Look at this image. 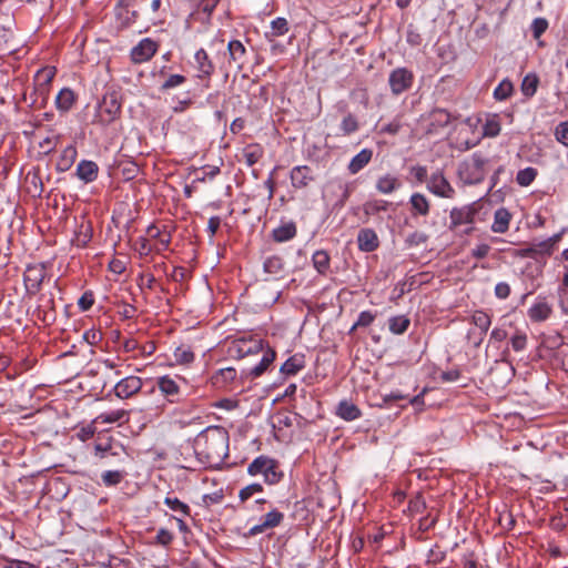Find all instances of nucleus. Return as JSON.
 Here are the masks:
<instances>
[{
    "instance_id": "26",
    "label": "nucleus",
    "mask_w": 568,
    "mask_h": 568,
    "mask_svg": "<svg viewBox=\"0 0 568 568\" xmlns=\"http://www.w3.org/2000/svg\"><path fill=\"white\" fill-rule=\"evenodd\" d=\"M291 30L290 22L284 17H277L270 23V30L265 31L264 38L266 41H273L278 37H283Z\"/></svg>"
},
{
    "instance_id": "9",
    "label": "nucleus",
    "mask_w": 568,
    "mask_h": 568,
    "mask_svg": "<svg viewBox=\"0 0 568 568\" xmlns=\"http://www.w3.org/2000/svg\"><path fill=\"white\" fill-rule=\"evenodd\" d=\"M47 276L48 272L44 263L28 265L23 273V282L27 293L31 295L37 294Z\"/></svg>"
},
{
    "instance_id": "39",
    "label": "nucleus",
    "mask_w": 568,
    "mask_h": 568,
    "mask_svg": "<svg viewBox=\"0 0 568 568\" xmlns=\"http://www.w3.org/2000/svg\"><path fill=\"white\" fill-rule=\"evenodd\" d=\"M237 372L234 367H225L219 369L212 377L213 384L220 387L226 386L227 384L235 381Z\"/></svg>"
},
{
    "instance_id": "35",
    "label": "nucleus",
    "mask_w": 568,
    "mask_h": 568,
    "mask_svg": "<svg viewBox=\"0 0 568 568\" xmlns=\"http://www.w3.org/2000/svg\"><path fill=\"white\" fill-rule=\"evenodd\" d=\"M275 357H276L275 351L268 347L264 352L260 363L251 368L250 375L253 378L260 377L262 374H264L267 371V368L274 362Z\"/></svg>"
},
{
    "instance_id": "51",
    "label": "nucleus",
    "mask_w": 568,
    "mask_h": 568,
    "mask_svg": "<svg viewBox=\"0 0 568 568\" xmlns=\"http://www.w3.org/2000/svg\"><path fill=\"white\" fill-rule=\"evenodd\" d=\"M339 129L343 135H349L358 130L357 119L353 114H347L341 122Z\"/></svg>"
},
{
    "instance_id": "30",
    "label": "nucleus",
    "mask_w": 568,
    "mask_h": 568,
    "mask_svg": "<svg viewBox=\"0 0 568 568\" xmlns=\"http://www.w3.org/2000/svg\"><path fill=\"white\" fill-rule=\"evenodd\" d=\"M410 212L413 216H426L430 211V203L423 193H413L409 197Z\"/></svg>"
},
{
    "instance_id": "18",
    "label": "nucleus",
    "mask_w": 568,
    "mask_h": 568,
    "mask_svg": "<svg viewBox=\"0 0 568 568\" xmlns=\"http://www.w3.org/2000/svg\"><path fill=\"white\" fill-rule=\"evenodd\" d=\"M146 233L151 239L156 240V244L154 245V251L156 253H161L169 248L172 235L165 226L160 229L155 224H151L148 226Z\"/></svg>"
},
{
    "instance_id": "20",
    "label": "nucleus",
    "mask_w": 568,
    "mask_h": 568,
    "mask_svg": "<svg viewBox=\"0 0 568 568\" xmlns=\"http://www.w3.org/2000/svg\"><path fill=\"white\" fill-rule=\"evenodd\" d=\"M197 78L210 79L214 73V64L204 49H199L194 54Z\"/></svg>"
},
{
    "instance_id": "28",
    "label": "nucleus",
    "mask_w": 568,
    "mask_h": 568,
    "mask_svg": "<svg viewBox=\"0 0 568 568\" xmlns=\"http://www.w3.org/2000/svg\"><path fill=\"white\" fill-rule=\"evenodd\" d=\"M77 156H78V151H77L75 145L70 144V145L65 146L57 160L55 170L58 172L69 171L72 168V165L74 164Z\"/></svg>"
},
{
    "instance_id": "2",
    "label": "nucleus",
    "mask_w": 568,
    "mask_h": 568,
    "mask_svg": "<svg viewBox=\"0 0 568 568\" xmlns=\"http://www.w3.org/2000/svg\"><path fill=\"white\" fill-rule=\"evenodd\" d=\"M497 135V121L495 116L481 123L479 116H468L457 125L456 144L458 148L469 150L476 146L483 136Z\"/></svg>"
},
{
    "instance_id": "62",
    "label": "nucleus",
    "mask_w": 568,
    "mask_h": 568,
    "mask_svg": "<svg viewBox=\"0 0 568 568\" xmlns=\"http://www.w3.org/2000/svg\"><path fill=\"white\" fill-rule=\"evenodd\" d=\"M402 129V121L399 118L394 119L392 122L382 126L381 132L389 135L397 134Z\"/></svg>"
},
{
    "instance_id": "63",
    "label": "nucleus",
    "mask_w": 568,
    "mask_h": 568,
    "mask_svg": "<svg viewBox=\"0 0 568 568\" xmlns=\"http://www.w3.org/2000/svg\"><path fill=\"white\" fill-rule=\"evenodd\" d=\"M58 139V136H47L39 143V146L43 150L44 154H49L54 151Z\"/></svg>"
},
{
    "instance_id": "12",
    "label": "nucleus",
    "mask_w": 568,
    "mask_h": 568,
    "mask_svg": "<svg viewBox=\"0 0 568 568\" xmlns=\"http://www.w3.org/2000/svg\"><path fill=\"white\" fill-rule=\"evenodd\" d=\"M426 187L430 193L438 197L453 199L455 195L454 187L445 178L442 170H437L436 172L432 173L427 181Z\"/></svg>"
},
{
    "instance_id": "44",
    "label": "nucleus",
    "mask_w": 568,
    "mask_h": 568,
    "mask_svg": "<svg viewBox=\"0 0 568 568\" xmlns=\"http://www.w3.org/2000/svg\"><path fill=\"white\" fill-rule=\"evenodd\" d=\"M126 476L125 470H105L101 475L102 484L105 487L118 486Z\"/></svg>"
},
{
    "instance_id": "23",
    "label": "nucleus",
    "mask_w": 568,
    "mask_h": 568,
    "mask_svg": "<svg viewBox=\"0 0 568 568\" xmlns=\"http://www.w3.org/2000/svg\"><path fill=\"white\" fill-rule=\"evenodd\" d=\"M359 251L371 253L379 246V240L373 229H362L357 234Z\"/></svg>"
},
{
    "instance_id": "56",
    "label": "nucleus",
    "mask_w": 568,
    "mask_h": 568,
    "mask_svg": "<svg viewBox=\"0 0 568 568\" xmlns=\"http://www.w3.org/2000/svg\"><path fill=\"white\" fill-rule=\"evenodd\" d=\"M531 32L534 39H539L548 29V21L545 18H536L531 22Z\"/></svg>"
},
{
    "instance_id": "32",
    "label": "nucleus",
    "mask_w": 568,
    "mask_h": 568,
    "mask_svg": "<svg viewBox=\"0 0 568 568\" xmlns=\"http://www.w3.org/2000/svg\"><path fill=\"white\" fill-rule=\"evenodd\" d=\"M373 151L371 149L361 150L348 163V171L351 174H356L363 170L372 160Z\"/></svg>"
},
{
    "instance_id": "4",
    "label": "nucleus",
    "mask_w": 568,
    "mask_h": 568,
    "mask_svg": "<svg viewBox=\"0 0 568 568\" xmlns=\"http://www.w3.org/2000/svg\"><path fill=\"white\" fill-rule=\"evenodd\" d=\"M486 159L475 153L468 160L459 163L457 174L464 184H477L485 178Z\"/></svg>"
},
{
    "instance_id": "55",
    "label": "nucleus",
    "mask_w": 568,
    "mask_h": 568,
    "mask_svg": "<svg viewBox=\"0 0 568 568\" xmlns=\"http://www.w3.org/2000/svg\"><path fill=\"white\" fill-rule=\"evenodd\" d=\"M446 558V551L442 550L437 545L429 549L427 554L428 565H439Z\"/></svg>"
},
{
    "instance_id": "42",
    "label": "nucleus",
    "mask_w": 568,
    "mask_h": 568,
    "mask_svg": "<svg viewBox=\"0 0 568 568\" xmlns=\"http://www.w3.org/2000/svg\"><path fill=\"white\" fill-rule=\"evenodd\" d=\"M173 357L179 365H189L194 362L195 355L190 346L181 345L174 349Z\"/></svg>"
},
{
    "instance_id": "46",
    "label": "nucleus",
    "mask_w": 568,
    "mask_h": 568,
    "mask_svg": "<svg viewBox=\"0 0 568 568\" xmlns=\"http://www.w3.org/2000/svg\"><path fill=\"white\" fill-rule=\"evenodd\" d=\"M164 504L175 513H179L180 515L187 517L191 515V508L187 504L181 501L179 498L173 496H166L164 498Z\"/></svg>"
},
{
    "instance_id": "29",
    "label": "nucleus",
    "mask_w": 568,
    "mask_h": 568,
    "mask_svg": "<svg viewBox=\"0 0 568 568\" xmlns=\"http://www.w3.org/2000/svg\"><path fill=\"white\" fill-rule=\"evenodd\" d=\"M130 420V412L125 409H115L111 412H105L99 414L94 419L93 423L99 424H123L128 423Z\"/></svg>"
},
{
    "instance_id": "41",
    "label": "nucleus",
    "mask_w": 568,
    "mask_h": 568,
    "mask_svg": "<svg viewBox=\"0 0 568 568\" xmlns=\"http://www.w3.org/2000/svg\"><path fill=\"white\" fill-rule=\"evenodd\" d=\"M410 325V320L406 315L392 316L388 320V327L393 334H404Z\"/></svg>"
},
{
    "instance_id": "6",
    "label": "nucleus",
    "mask_w": 568,
    "mask_h": 568,
    "mask_svg": "<svg viewBox=\"0 0 568 568\" xmlns=\"http://www.w3.org/2000/svg\"><path fill=\"white\" fill-rule=\"evenodd\" d=\"M145 0H120L116 6V20L121 28H131L139 19Z\"/></svg>"
},
{
    "instance_id": "13",
    "label": "nucleus",
    "mask_w": 568,
    "mask_h": 568,
    "mask_svg": "<svg viewBox=\"0 0 568 568\" xmlns=\"http://www.w3.org/2000/svg\"><path fill=\"white\" fill-rule=\"evenodd\" d=\"M143 387V381L135 375L122 377L113 387V394L120 399H128L138 394Z\"/></svg>"
},
{
    "instance_id": "3",
    "label": "nucleus",
    "mask_w": 568,
    "mask_h": 568,
    "mask_svg": "<svg viewBox=\"0 0 568 568\" xmlns=\"http://www.w3.org/2000/svg\"><path fill=\"white\" fill-rule=\"evenodd\" d=\"M156 386L162 396L171 404L182 402L192 393L187 379L181 375L160 376L156 378Z\"/></svg>"
},
{
    "instance_id": "5",
    "label": "nucleus",
    "mask_w": 568,
    "mask_h": 568,
    "mask_svg": "<svg viewBox=\"0 0 568 568\" xmlns=\"http://www.w3.org/2000/svg\"><path fill=\"white\" fill-rule=\"evenodd\" d=\"M247 473L251 476L262 475L264 481L268 485L277 484L283 477V473L278 470L277 462L264 455L253 459L247 466Z\"/></svg>"
},
{
    "instance_id": "8",
    "label": "nucleus",
    "mask_w": 568,
    "mask_h": 568,
    "mask_svg": "<svg viewBox=\"0 0 568 568\" xmlns=\"http://www.w3.org/2000/svg\"><path fill=\"white\" fill-rule=\"evenodd\" d=\"M32 316L44 326H50L55 322L57 311L52 293H43L39 296L38 304Z\"/></svg>"
},
{
    "instance_id": "47",
    "label": "nucleus",
    "mask_w": 568,
    "mask_h": 568,
    "mask_svg": "<svg viewBox=\"0 0 568 568\" xmlns=\"http://www.w3.org/2000/svg\"><path fill=\"white\" fill-rule=\"evenodd\" d=\"M554 248L551 247L550 240H544L539 242H532L527 248L530 255H551Z\"/></svg>"
},
{
    "instance_id": "33",
    "label": "nucleus",
    "mask_w": 568,
    "mask_h": 568,
    "mask_svg": "<svg viewBox=\"0 0 568 568\" xmlns=\"http://www.w3.org/2000/svg\"><path fill=\"white\" fill-rule=\"evenodd\" d=\"M450 113L444 109H435L429 114V129L428 132L433 133L438 128H444L450 122Z\"/></svg>"
},
{
    "instance_id": "48",
    "label": "nucleus",
    "mask_w": 568,
    "mask_h": 568,
    "mask_svg": "<svg viewBox=\"0 0 568 568\" xmlns=\"http://www.w3.org/2000/svg\"><path fill=\"white\" fill-rule=\"evenodd\" d=\"M538 172L535 168L528 166L519 170L516 175V182L520 186H529L536 179Z\"/></svg>"
},
{
    "instance_id": "52",
    "label": "nucleus",
    "mask_w": 568,
    "mask_h": 568,
    "mask_svg": "<svg viewBox=\"0 0 568 568\" xmlns=\"http://www.w3.org/2000/svg\"><path fill=\"white\" fill-rule=\"evenodd\" d=\"M375 317L376 315L371 311L361 312L349 333L354 332L357 327H368L375 321Z\"/></svg>"
},
{
    "instance_id": "58",
    "label": "nucleus",
    "mask_w": 568,
    "mask_h": 568,
    "mask_svg": "<svg viewBox=\"0 0 568 568\" xmlns=\"http://www.w3.org/2000/svg\"><path fill=\"white\" fill-rule=\"evenodd\" d=\"M186 81V78L182 74H171L161 85L162 91H166L176 87L182 85Z\"/></svg>"
},
{
    "instance_id": "1",
    "label": "nucleus",
    "mask_w": 568,
    "mask_h": 568,
    "mask_svg": "<svg viewBox=\"0 0 568 568\" xmlns=\"http://www.w3.org/2000/svg\"><path fill=\"white\" fill-rule=\"evenodd\" d=\"M193 450L205 467H216L229 456V433L221 426H211L196 435Z\"/></svg>"
},
{
    "instance_id": "11",
    "label": "nucleus",
    "mask_w": 568,
    "mask_h": 568,
    "mask_svg": "<svg viewBox=\"0 0 568 568\" xmlns=\"http://www.w3.org/2000/svg\"><path fill=\"white\" fill-rule=\"evenodd\" d=\"M159 43L151 38H144L130 51V59L135 64L150 61L158 52Z\"/></svg>"
},
{
    "instance_id": "50",
    "label": "nucleus",
    "mask_w": 568,
    "mask_h": 568,
    "mask_svg": "<svg viewBox=\"0 0 568 568\" xmlns=\"http://www.w3.org/2000/svg\"><path fill=\"white\" fill-rule=\"evenodd\" d=\"M471 318L474 325L479 329L480 335L487 332L491 321L485 312L476 311Z\"/></svg>"
},
{
    "instance_id": "45",
    "label": "nucleus",
    "mask_w": 568,
    "mask_h": 568,
    "mask_svg": "<svg viewBox=\"0 0 568 568\" xmlns=\"http://www.w3.org/2000/svg\"><path fill=\"white\" fill-rule=\"evenodd\" d=\"M539 84V79L537 74L529 73L527 74L521 82V92L526 98H531L535 95L537 88Z\"/></svg>"
},
{
    "instance_id": "57",
    "label": "nucleus",
    "mask_w": 568,
    "mask_h": 568,
    "mask_svg": "<svg viewBox=\"0 0 568 568\" xmlns=\"http://www.w3.org/2000/svg\"><path fill=\"white\" fill-rule=\"evenodd\" d=\"M556 140L568 148V121L560 122L555 129Z\"/></svg>"
},
{
    "instance_id": "27",
    "label": "nucleus",
    "mask_w": 568,
    "mask_h": 568,
    "mask_svg": "<svg viewBox=\"0 0 568 568\" xmlns=\"http://www.w3.org/2000/svg\"><path fill=\"white\" fill-rule=\"evenodd\" d=\"M402 182L398 176L386 173L379 176L376 181L375 189L381 194H392L393 192L400 189Z\"/></svg>"
},
{
    "instance_id": "59",
    "label": "nucleus",
    "mask_w": 568,
    "mask_h": 568,
    "mask_svg": "<svg viewBox=\"0 0 568 568\" xmlns=\"http://www.w3.org/2000/svg\"><path fill=\"white\" fill-rule=\"evenodd\" d=\"M409 173L417 183H424L428 181V174L426 166L423 165H414L409 169Z\"/></svg>"
},
{
    "instance_id": "16",
    "label": "nucleus",
    "mask_w": 568,
    "mask_h": 568,
    "mask_svg": "<svg viewBox=\"0 0 568 568\" xmlns=\"http://www.w3.org/2000/svg\"><path fill=\"white\" fill-rule=\"evenodd\" d=\"M283 520L284 514L274 508L262 517L260 524L251 527L248 532L251 536H256L258 534L266 531L267 529L278 527Z\"/></svg>"
},
{
    "instance_id": "14",
    "label": "nucleus",
    "mask_w": 568,
    "mask_h": 568,
    "mask_svg": "<svg viewBox=\"0 0 568 568\" xmlns=\"http://www.w3.org/2000/svg\"><path fill=\"white\" fill-rule=\"evenodd\" d=\"M121 112V103L114 94L104 95L100 103L98 118L102 124L112 123Z\"/></svg>"
},
{
    "instance_id": "22",
    "label": "nucleus",
    "mask_w": 568,
    "mask_h": 568,
    "mask_svg": "<svg viewBox=\"0 0 568 568\" xmlns=\"http://www.w3.org/2000/svg\"><path fill=\"white\" fill-rule=\"evenodd\" d=\"M297 234V226L294 221L281 223L271 232V237L276 243H285L293 240Z\"/></svg>"
},
{
    "instance_id": "25",
    "label": "nucleus",
    "mask_w": 568,
    "mask_h": 568,
    "mask_svg": "<svg viewBox=\"0 0 568 568\" xmlns=\"http://www.w3.org/2000/svg\"><path fill=\"white\" fill-rule=\"evenodd\" d=\"M93 230L90 221L82 219L77 223L72 243L78 247H85L92 239Z\"/></svg>"
},
{
    "instance_id": "64",
    "label": "nucleus",
    "mask_w": 568,
    "mask_h": 568,
    "mask_svg": "<svg viewBox=\"0 0 568 568\" xmlns=\"http://www.w3.org/2000/svg\"><path fill=\"white\" fill-rule=\"evenodd\" d=\"M2 568H39L38 566L19 559H6V562Z\"/></svg>"
},
{
    "instance_id": "61",
    "label": "nucleus",
    "mask_w": 568,
    "mask_h": 568,
    "mask_svg": "<svg viewBox=\"0 0 568 568\" xmlns=\"http://www.w3.org/2000/svg\"><path fill=\"white\" fill-rule=\"evenodd\" d=\"M156 544L161 546H169L173 540V534L166 528H160L155 536Z\"/></svg>"
},
{
    "instance_id": "38",
    "label": "nucleus",
    "mask_w": 568,
    "mask_h": 568,
    "mask_svg": "<svg viewBox=\"0 0 568 568\" xmlns=\"http://www.w3.org/2000/svg\"><path fill=\"white\" fill-rule=\"evenodd\" d=\"M305 366V362L303 356L301 355H293L290 358H287L281 366L280 371L282 374L292 376L297 374L301 369H303Z\"/></svg>"
},
{
    "instance_id": "54",
    "label": "nucleus",
    "mask_w": 568,
    "mask_h": 568,
    "mask_svg": "<svg viewBox=\"0 0 568 568\" xmlns=\"http://www.w3.org/2000/svg\"><path fill=\"white\" fill-rule=\"evenodd\" d=\"M262 491H263V486L258 483H254V484L247 485L244 488H242L239 493V498L241 501L244 503V501L248 500L253 495L262 493Z\"/></svg>"
},
{
    "instance_id": "10",
    "label": "nucleus",
    "mask_w": 568,
    "mask_h": 568,
    "mask_svg": "<svg viewBox=\"0 0 568 568\" xmlns=\"http://www.w3.org/2000/svg\"><path fill=\"white\" fill-rule=\"evenodd\" d=\"M414 83V74L407 68L394 69L388 77V84L394 95H399L409 90Z\"/></svg>"
},
{
    "instance_id": "43",
    "label": "nucleus",
    "mask_w": 568,
    "mask_h": 568,
    "mask_svg": "<svg viewBox=\"0 0 568 568\" xmlns=\"http://www.w3.org/2000/svg\"><path fill=\"white\" fill-rule=\"evenodd\" d=\"M390 203L385 200H369L363 204L365 215L371 216L388 210Z\"/></svg>"
},
{
    "instance_id": "17",
    "label": "nucleus",
    "mask_w": 568,
    "mask_h": 568,
    "mask_svg": "<svg viewBox=\"0 0 568 568\" xmlns=\"http://www.w3.org/2000/svg\"><path fill=\"white\" fill-rule=\"evenodd\" d=\"M118 449L124 452L122 445L115 443L109 435H99L94 443V453L99 458H105L108 455L118 456Z\"/></svg>"
},
{
    "instance_id": "31",
    "label": "nucleus",
    "mask_w": 568,
    "mask_h": 568,
    "mask_svg": "<svg viewBox=\"0 0 568 568\" xmlns=\"http://www.w3.org/2000/svg\"><path fill=\"white\" fill-rule=\"evenodd\" d=\"M336 415L346 422H352L359 418L362 416V412L357 405L344 399L338 403L336 407Z\"/></svg>"
},
{
    "instance_id": "34",
    "label": "nucleus",
    "mask_w": 568,
    "mask_h": 568,
    "mask_svg": "<svg viewBox=\"0 0 568 568\" xmlns=\"http://www.w3.org/2000/svg\"><path fill=\"white\" fill-rule=\"evenodd\" d=\"M75 102V94L70 88L60 90L55 98V106L61 112H68L72 109Z\"/></svg>"
},
{
    "instance_id": "49",
    "label": "nucleus",
    "mask_w": 568,
    "mask_h": 568,
    "mask_svg": "<svg viewBox=\"0 0 568 568\" xmlns=\"http://www.w3.org/2000/svg\"><path fill=\"white\" fill-rule=\"evenodd\" d=\"M264 271L277 275L284 270V261L277 255L270 256L264 262Z\"/></svg>"
},
{
    "instance_id": "24",
    "label": "nucleus",
    "mask_w": 568,
    "mask_h": 568,
    "mask_svg": "<svg viewBox=\"0 0 568 568\" xmlns=\"http://www.w3.org/2000/svg\"><path fill=\"white\" fill-rule=\"evenodd\" d=\"M552 313L551 305L545 298H538L528 310V317L531 322H544Z\"/></svg>"
},
{
    "instance_id": "21",
    "label": "nucleus",
    "mask_w": 568,
    "mask_h": 568,
    "mask_svg": "<svg viewBox=\"0 0 568 568\" xmlns=\"http://www.w3.org/2000/svg\"><path fill=\"white\" fill-rule=\"evenodd\" d=\"M99 166L94 161L81 160L75 169V176L88 184L97 180Z\"/></svg>"
},
{
    "instance_id": "40",
    "label": "nucleus",
    "mask_w": 568,
    "mask_h": 568,
    "mask_svg": "<svg viewBox=\"0 0 568 568\" xmlns=\"http://www.w3.org/2000/svg\"><path fill=\"white\" fill-rule=\"evenodd\" d=\"M13 32L9 28L0 26V57L12 53L16 48L12 44Z\"/></svg>"
},
{
    "instance_id": "36",
    "label": "nucleus",
    "mask_w": 568,
    "mask_h": 568,
    "mask_svg": "<svg viewBox=\"0 0 568 568\" xmlns=\"http://www.w3.org/2000/svg\"><path fill=\"white\" fill-rule=\"evenodd\" d=\"M312 263L321 275H326L331 267V256L325 250H317L312 256Z\"/></svg>"
},
{
    "instance_id": "53",
    "label": "nucleus",
    "mask_w": 568,
    "mask_h": 568,
    "mask_svg": "<svg viewBox=\"0 0 568 568\" xmlns=\"http://www.w3.org/2000/svg\"><path fill=\"white\" fill-rule=\"evenodd\" d=\"M428 239L429 236L426 233L422 231H415L407 235L405 243L409 247H417L427 243Z\"/></svg>"
},
{
    "instance_id": "7",
    "label": "nucleus",
    "mask_w": 568,
    "mask_h": 568,
    "mask_svg": "<svg viewBox=\"0 0 568 568\" xmlns=\"http://www.w3.org/2000/svg\"><path fill=\"white\" fill-rule=\"evenodd\" d=\"M476 210L473 205L453 207L449 213L448 229L453 232L468 234L473 230Z\"/></svg>"
},
{
    "instance_id": "19",
    "label": "nucleus",
    "mask_w": 568,
    "mask_h": 568,
    "mask_svg": "<svg viewBox=\"0 0 568 568\" xmlns=\"http://www.w3.org/2000/svg\"><path fill=\"white\" fill-rule=\"evenodd\" d=\"M229 62L236 65L237 71H242L246 61V48L240 40H231L227 43Z\"/></svg>"
},
{
    "instance_id": "60",
    "label": "nucleus",
    "mask_w": 568,
    "mask_h": 568,
    "mask_svg": "<svg viewBox=\"0 0 568 568\" xmlns=\"http://www.w3.org/2000/svg\"><path fill=\"white\" fill-rule=\"evenodd\" d=\"M94 304V295L92 292H84L78 301V306L81 311L85 312Z\"/></svg>"
},
{
    "instance_id": "37",
    "label": "nucleus",
    "mask_w": 568,
    "mask_h": 568,
    "mask_svg": "<svg viewBox=\"0 0 568 568\" xmlns=\"http://www.w3.org/2000/svg\"><path fill=\"white\" fill-rule=\"evenodd\" d=\"M263 154V148L257 143L248 144L242 151V158L247 166L256 164Z\"/></svg>"
},
{
    "instance_id": "15",
    "label": "nucleus",
    "mask_w": 568,
    "mask_h": 568,
    "mask_svg": "<svg viewBox=\"0 0 568 568\" xmlns=\"http://www.w3.org/2000/svg\"><path fill=\"white\" fill-rule=\"evenodd\" d=\"M291 184L294 189H306L315 181L312 168L308 165H296L290 172Z\"/></svg>"
}]
</instances>
